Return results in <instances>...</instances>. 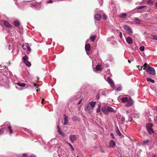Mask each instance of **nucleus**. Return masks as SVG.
I'll list each match as a JSON object with an SVG mask.
<instances>
[{"mask_svg":"<svg viewBox=\"0 0 157 157\" xmlns=\"http://www.w3.org/2000/svg\"><path fill=\"white\" fill-rule=\"evenodd\" d=\"M23 62L24 63L25 62L28 61V57L27 56L25 55L24 57H23Z\"/></svg>","mask_w":157,"mask_h":157,"instance_id":"c85d7f7f","label":"nucleus"},{"mask_svg":"<svg viewBox=\"0 0 157 157\" xmlns=\"http://www.w3.org/2000/svg\"><path fill=\"white\" fill-rule=\"evenodd\" d=\"M81 101H82V100H80L78 101V104H80L81 103Z\"/></svg>","mask_w":157,"mask_h":157,"instance_id":"5fc2aeb1","label":"nucleus"},{"mask_svg":"<svg viewBox=\"0 0 157 157\" xmlns=\"http://www.w3.org/2000/svg\"><path fill=\"white\" fill-rule=\"evenodd\" d=\"M48 3H52L53 2V1L52 0H49L47 2Z\"/></svg>","mask_w":157,"mask_h":157,"instance_id":"c03bdc74","label":"nucleus"},{"mask_svg":"<svg viewBox=\"0 0 157 157\" xmlns=\"http://www.w3.org/2000/svg\"><path fill=\"white\" fill-rule=\"evenodd\" d=\"M109 145L110 147H113L115 146V143L114 140H111L109 143Z\"/></svg>","mask_w":157,"mask_h":157,"instance_id":"4468645a","label":"nucleus"},{"mask_svg":"<svg viewBox=\"0 0 157 157\" xmlns=\"http://www.w3.org/2000/svg\"><path fill=\"white\" fill-rule=\"evenodd\" d=\"M86 54H87L88 56H89V53H88V52H86Z\"/></svg>","mask_w":157,"mask_h":157,"instance_id":"e2e57ef3","label":"nucleus"},{"mask_svg":"<svg viewBox=\"0 0 157 157\" xmlns=\"http://www.w3.org/2000/svg\"><path fill=\"white\" fill-rule=\"evenodd\" d=\"M101 109L103 113L106 115H108L109 112L116 113V111L112 107L106 105L102 106Z\"/></svg>","mask_w":157,"mask_h":157,"instance_id":"f257e3e1","label":"nucleus"},{"mask_svg":"<svg viewBox=\"0 0 157 157\" xmlns=\"http://www.w3.org/2000/svg\"><path fill=\"white\" fill-rule=\"evenodd\" d=\"M153 124L151 123L147 124L146 125V128L147 131L150 134H151L154 132L152 128Z\"/></svg>","mask_w":157,"mask_h":157,"instance_id":"20e7f679","label":"nucleus"},{"mask_svg":"<svg viewBox=\"0 0 157 157\" xmlns=\"http://www.w3.org/2000/svg\"><path fill=\"white\" fill-rule=\"evenodd\" d=\"M44 100V98L42 99V101H41V104H43V101Z\"/></svg>","mask_w":157,"mask_h":157,"instance_id":"6e6d98bb","label":"nucleus"},{"mask_svg":"<svg viewBox=\"0 0 157 157\" xmlns=\"http://www.w3.org/2000/svg\"><path fill=\"white\" fill-rule=\"evenodd\" d=\"M125 120V118L124 117H121V121L123 122H124Z\"/></svg>","mask_w":157,"mask_h":157,"instance_id":"09e8293b","label":"nucleus"},{"mask_svg":"<svg viewBox=\"0 0 157 157\" xmlns=\"http://www.w3.org/2000/svg\"><path fill=\"white\" fill-rule=\"evenodd\" d=\"M28 155L26 154H22L20 155V157H28Z\"/></svg>","mask_w":157,"mask_h":157,"instance_id":"473e14b6","label":"nucleus"},{"mask_svg":"<svg viewBox=\"0 0 157 157\" xmlns=\"http://www.w3.org/2000/svg\"><path fill=\"white\" fill-rule=\"evenodd\" d=\"M154 120L155 122L157 124V116H155L154 117Z\"/></svg>","mask_w":157,"mask_h":157,"instance_id":"79ce46f5","label":"nucleus"},{"mask_svg":"<svg viewBox=\"0 0 157 157\" xmlns=\"http://www.w3.org/2000/svg\"><path fill=\"white\" fill-rule=\"evenodd\" d=\"M4 132V128H2L0 129V136L3 134Z\"/></svg>","mask_w":157,"mask_h":157,"instance_id":"72a5a7b5","label":"nucleus"},{"mask_svg":"<svg viewBox=\"0 0 157 157\" xmlns=\"http://www.w3.org/2000/svg\"><path fill=\"white\" fill-rule=\"evenodd\" d=\"M72 119L74 121H75L77 120L78 118L76 117L75 116L72 117Z\"/></svg>","mask_w":157,"mask_h":157,"instance_id":"ea45409f","label":"nucleus"},{"mask_svg":"<svg viewBox=\"0 0 157 157\" xmlns=\"http://www.w3.org/2000/svg\"><path fill=\"white\" fill-rule=\"evenodd\" d=\"M107 17L105 14H104L103 15V17H102V18L104 20L106 19Z\"/></svg>","mask_w":157,"mask_h":157,"instance_id":"a19ab883","label":"nucleus"},{"mask_svg":"<svg viewBox=\"0 0 157 157\" xmlns=\"http://www.w3.org/2000/svg\"><path fill=\"white\" fill-rule=\"evenodd\" d=\"M143 67L144 68V67H143V66H142V67H140V66H138V68L140 70H142Z\"/></svg>","mask_w":157,"mask_h":157,"instance_id":"a18cd8bd","label":"nucleus"},{"mask_svg":"<svg viewBox=\"0 0 157 157\" xmlns=\"http://www.w3.org/2000/svg\"><path fill=\"white\" fill-rule=\"evenodd\" d=\"M85 49L86 51H90L91 50L90 44L89 43H86L85 46Z\"/></svg>","mask_w":157,"mask_h":157,"instance_id":"f8f14e48","label":"nucleus"},{"mask_svg":"<svg viewBox=\"0 0 157 157\" xmlns=\"http://www.w3.org/2000/svg\"><path fill=\"white\" fill-rule=\"evenodd\" d=\"M140 49L141 51H144V46L140 47Z\"/></svg>","mask_w":157,"mask_h":157,"instance_id":"e433bc0d","label":"nucleus"},{"mask_svg":"<svg viewBox=\"0 0 157 157\" xmlns=\"http://www.w3.org/2000/svg\"><path fill=\"white\" fill-rule=\"evenodd\" d=\"M76 157H79L78 156H77Z\"/></svg>","mask_w":157,"mask_h":157,"instance_id":"774afa93","label":"nucleus"},{"mask_svg":"<svg viewBox=\"0 0 157 157\" xmlns=\"http://www.w3.org/2000/svg\"><path fill=\"white\" fill-rule=\"evenodd\" d=\"M135 21L137 23H140L141 22V21L138 18H135Z\"/></svg>","mask_w":157,"mask_h":157,"instance_id":"c9c22d12","label":"nucleus"},{"mask_svg":"<svg viewBox=\"0 0 157 157\" xmlns=\"http://www.w3.org/2000/svg\"><path fill=\"white\" fill-rule=\"evenodd\" d=\"M126 113H129V112L128 111H126Z\"/></svg>","mask_w":157,"mask_h":157,"instance_id":"680f3d73","label":"nucleus"},{"mask_svg":"<svg viewBox=\"0 0 157 157\" xmlns=\"http://www.w3.org/2000/svg\"><path fill=\"white\" fill-rule=\"evenodd\" d=\"M33 85L35 87H36V88H38V86L36 84L34 83L33 84Z\"/></svg>","mask_w":157,"mask_h":157,"instance_id":"8fccbe9b","label":"nucleus"},{"mask_svg":"<svg viewBox=\"0 0 157 157\" xmlns=\"http://www.w3.org/2000/svg\"><path fill=\"white\" fill-rule=\"evenodd\" d=\"M100 107H101L100 105H98V108L97 110V113H98L100 112V111H101Z\"/></svg>","mask_w":157,"mask_h":157,"instance_id":"f704fd0d","label":"nucleus"},{"mask_svg":"<svg viewBox=\"0 0 157 157\" xmlns=\"http://www.w3.org/2000/svg\"><path fill=\"white\" fill-rule=\"evenodd\" d=\"M107 81L110 84V86L111 87H113L114 85L113 82L112 80L109 77H108L107 78Z\"/></svg>","mask_w":157,"mask_h":157,"instance_id":"9b49d317","label":"nucleus"},{"mask_svg":"<svg viewBox=\"0 0 157 157\" xmlns=\"http://www.w3.org/2000/svg\"><path fill=\"white\" fill-rule=\"evenodd\" d=\"M4 126H7L8 130H9L10 133L11 134L13 133V131L12 129L10 123L8 122H6L4 124Z\"/></svg>","mask_w":157,"mask_h":157,"instance_id":"423d86ee","label":"nucleus"},{"mask_svg":"<svg viewBox=\"0 0 157 157\" xmlns=\"http://www.w3.org/2000/svg\"><path fill=\"white\" fill-rule=\"evenodd\" d=\"M14 25L16 26H18L20 25V23L18 21L15 20L13 22Z\"/></svg>","mask_w":157,"mask_h":157,"instance_id":"aec40b11","label":"nucleus"},{"mask_svg":"<svg viewBox=\"0 0 157 157\" xmlns=\"http://www.w3.org/2000/svg\"><path fill=\"white\" fill-rule=\"evenodd\" d=\"M96 69L97 71H100L101 69V67L99 65H97L96 67Z\"/></svg>","mask_w":157,"mask_h":157,"instance_id":"cd10ccee","label":"nucleus"},{"mask_svg":"<svg viewBox=\"0 0 157 157\" xmlns=\"http://www.w3.org/2000/svg\"><path fill=\"white\" fill-rule=\"evenodd\" d=\"M3 23L4 25L7 27L10 28L11 27V25L6 21H4Z\"/></svg>","mask_w":157,"mask_h":157,"instance_id":"a211bd4d","label":"nucleus"},{"mask_svg":"<svg viewBox=\"0 0 157 157\" xmlns=\"http://www.w3.org/2000/svg\"><path fill=\"white\" fill-rule=\"evenodd\" d=\"M26 47L29 51L30 52L31 51V48H30V46L28 44L27 45Z\"/></svg>","mask_w":157,"mask_h":157,"instance_id":"4c0bfd02","label":"nucleus"},{"mask_svg":"<svg viewBox=\"0 0 157 157\" xmlns=\"http://www.w3.org/2000/svg\"><path fill=\"white\" fill-rule=\"evenodd\" d=\"M123 29L126 31L128 32L130 34L132 33V31L130 27L127 25H124L123 27Z\"/></svg>","mask_w":157,"mask_h":157,"instance_id":"0eeeda50","label":"nucleus"},{"mask_svg":"<svg viewBox=\"0 0 157 157\" xmlns=\"http://www.w3.org/2000/svg\"><path fill=\"white\" fill-rule=\"evenodd\" d=\"M110 136L112 137V138L113 139H114L115 137H114V135H113V133H111L110 134Z\"/></svg>","mask_w":157,"mask_h":157,"instance_id":"49530a36","label":"nucleus"},{"mask_svg":"<svg viewBox=\"0 0 157 157\" xmlns=\"http://www.w3.org/2000/svg\"><path fill=\"white\" fill-rule=\"evenodd\" d=\"M69 139L71 142L73 143L76 139V136L75 135H70Z\"/></svg>","mask_w":157,"mask_h":157,"instance_id":"ddd939ff","label":"nucleus"},{"mask_svg":"<svg viewBox=\"0 0 157 157\" xmlns=\"http://www.w3.org/2000/svg\"><path fill=\"white\" fill-rule=\"evenodd\" d=\"M36 91L37 92H38V90H36Z\"/></svg>","mask_w":157,"mask_h":157,"instance_id":"0e129e2a","label":"nucleus"},{"mask_svg":"<svg viewBox=\"0 0 157 157\" xmlns=\"http://www.w3.org/2000/svg\"><path fill=\"white\" fill-rule=\"evenodd\" d=\"M17 84L19 86H21V87H25V83H21L20 82H17Z\"/></svg>","mask_w":157,"mask_h":157,"instance_id":"b1692460","label":"nucleus"},{"mask_svg":"<svg viewBox=\"0 0 157 157\" xmlns=\"http://www.w3.org/2000/svg\"><path fill=\"white\" fill-rule=\"evenodd\" d=\"M116 90L118 91H120L121 90V88H120L117 89Z\"/></svg>","mask_w":157,"mask_h":157,"instance_id":"3c124183","label":"nucleus"},{"mask_svg":"<svg viewBox=\"0 0 157 157\" xmlns=\"http://www.w3.org/2000/svg\"><path fill=\"white\" fill-rule=\"evenodd\" d=\"M64 124L65 125L67 124L68 121V118L67 117L65 116L64 118Z\"/></svg>","mask_w":157,"mask_h":157,"instance_id":"a878e982","label":"nucleus"},{"mask_svg":"<svg viewBox=\"0 0 157 157\" xmlns=\"http://www.w3.org/2000/svg\"><path fill=\"white\" fill-rule=\"evenodd\" d=\"M151 38L157 40V36L156 35H151Z\"/></svg>","mask_w":157,"mask_h":157,"instance_id":"c756f323","label":"nucleus"},{"mask_svg":"<svg viewBox=\"0 0 157 157\" xmlns=\"http://www.w3.org/2000/svg\"><path fill=\"white\" fill-rule=\"evenodd\" d=\"M23 46H24V45H23L22 46V47H23Z\"/></svg>","mask_w":157,"mask_h":157,"instance_id":"338daca9","label":"nucleus"},{"mask_svg":"<svg viewBox=\"0 0 157 157\" xmlns=\"http://www.w3.org/2000/svg\"><path fill=\"white\" fill-rule=\"evenodd\" d=\"M67 144H68L70 146L71 149L73 150L74 151V149L73 147L72 146V145L70 143H67Z\"/></svg>","mask_w":157,"mask_h":157,"instance_id":"58836bf2","label":"nucleus"},{"mask_svg":"<svg viewBox=\"0 0 157 157\" xmlns=\"http://www.w3.org/2000/svg\"><path fill=\"white\" fill-rule=\"evenodd\" d=\"M100 151L102 153H105V151H104V150L102 148H101L100 149Z\"/></svg>","mask_w":157,"mask_h":157,"instance_id":"37998d69","label":"nucleus"},{"mask_svg":"<svg viewBox=\"0 0 157 157\" xmlns=\"http://www.w3.org/2000/svg\"><path fill=\"white\" fill-rule=\"evenodd\" d=\"M119 36L120 38L121 39L122 37V34L121 32H120L119 33Z\"/></svg>","mask_w":157,"mask_h":157,"instance_id":"de8ad7c7","label":"nucleus"},{"mask_svg":"<svg viewBox=\"0 0 157 157\" xmlns=\"http://www.w3.org/2000/svg\"><path fill=\"white\" fill-rule=\"evenodd\" d=\"M116 132L117 134V135L119 136H121V132L119 130V128H118L117 127H116Z\"/></svg>","mask_w":157,"mask_h":157,"instance_id":"bb28decb","label":"nucleus"},{"mask_svg":"<svg viewBox=\"0 0 157 157\" xmlns=\"http://www.w3.org/2000/svg\"><path fill=\"white\" fill-rule=\"evenodd\" d=\"M127 16V14L125 13H123L120 15V17L123 18H125Z\"/></svg>","mask_w":157,"mask_h":157,"instance_id":"412c9836","label":"nucleus"},{"mask_svg":"<svg viewBox=\"0 0 157 157\" xmlns=\"http://www.w3.org/2000/svg\"><path fill=\"white\" fill-rule=\"evenodd\" d=\"M88 40H89L88 39V40H86V44H87V42H88Z\"/></svg>","mask_w":157,"mask_h":157,"instance_id":"bf43d9fd","label":"nucleus"},{"mask_svg":"<svg viewBox=\"0 0 157 157\" xmlns=\"http://www.w3.org/2000/svg\"><path fill=\"white\" fill-rule=\"evenodd\" d=\"M145 7H146L145 6H137V7H136V8L135 9L141 10Z\"/></svg>","mask_w":157,"mask_h":157,"instance_id":"2f4dec72","label":"nucleus"},{"mask_svg":"<svg viewBox=\"0 0 157 157\" xmlns=\"http://www.w3.org/2000/svg\"><path fill=\"white\" fill-rule=\"evenodd\" d=\"M96 36L95 35L92 36L90 37V39L91 41L94 42L96 39Z\"/></svg>","mask_w":157,"mask_h":157,"instance_id":"5701e85b","label":"nucleus"},{"mask_svg":"<svg viewBox=\"0 0 157 157\" xmlns=\"http://www.w3.org/2000/svg\"><path fill=\"white\" fill-rule=\"evenodd\" d=\"M28 157H36L35 155H32L30 156H28Z\"/></svg>","mask_w":157,"mask_h":157,"instance_id":"603ef678","label":"nucleus"},{"mask_svg":"<svg viewBox=\"0 0 157 157\" xmlns=\"http://www.w3.org/2000/svg\"><path fill=\"white\" fill-rule=\"evenodd\" d=\"M128 61L129 62V63H131L130 61L129 60H128Z\"/></svg>","mask_w":157,"mask_h":157,"instance_id":"052dcab7","label":"nucleus"},{"mask_svg":"<svg viewBox=\"0 0 157 157\" xmlns=\"http://www.w3.org/2000/svg\"><path fill=\"white\" fill-rule=\"evenodd\" d=\"M156 8H157V2H156Z\"/></svg>","mask_w":157,"mask_h":157,"instance_id":"13d9d810","label":"nucleus"},{"mask_svg":"<svg viewBox=\"0 0 157 157\" xmlns=\"http://www.w3.org/2000/svg\"><path fill=\"white\" fill-rule=\"evenodd\" d=\"M128 102L126 104L125 106L127 107H128L132 106L133 103V100L131 99V98L129 97V99H128L127 101Z\"/></svg>","mask_w":157,"mask_h":157,"instance_id":"1a4fd4ad","label":"nucleus"},{"mask_svg":"<svg viewBox=\"0 0 157 157\" xmlns=\"http://www.w3.org/2000/svg\"><path fill=\"white\" fill-rule=\"evenodd\" d=\"M143 67H144L143 68V69H146V71L147 73L152 75H155V72L154 68L149 66L147 63L144 64Z\"/></svg>","mask_w":157,"mask_h":157,"instance_id":"f03ea898","label":"nucleus"},{"mask_svg":"<svg viewBox=\"0 0 157 157\" xmlns=\"http://www.w3.org/2000/svg\"><path fill=\"white\" fill-rule=\"evenodd\" d=\"M23 130L25 132H27L29 134H32V131L30 130L24 128L23 129Z\"/></svg>","mask_w":157,"mask_h":157,"instance_id":"6ab92c4d","label":"nucleus"},{"mask_svg":"<svg viewBox=\"0 0 157 157\" xmlns=\"http://www.w3.org/2000/svg\"><path fill=\"white\" fill-rule=\"evenodd\" d=\"M99 98V97L98 98V99Z\"/></svg>","mask_w":157,"mask_h":157,"instance_id":"69168bd1","label":"nucleus"},{"mask_svg":"<svg viewBox=\"0 0 157 157\" xmlns=\"http://www.w3.org/2000/svg\"><path fill=\"white\" fill-rule=\"evenodd\" d=\"M152 157H157L156 156V155L155 154H152Z\"/></svg>","mask_w":157,"mask_h":157,"instance_id":"864d4df0","label":"nucleus"},{"mask_svg":"<svg viewBox=\"0 0 157 157\" xmlns=\"http://www.w3.org/2000/svg\"><path fill=\"white\" fill-rule=\"evenodd\" d=\"M57 132L59 134L63 136H64L65 135V133L61 131L59 125H57Z\"/></svg>","mask_w":157,"mask_h":157,"instance_id":"9d476101","label":"nucleus"},{"mask_svg":"<svg viewBox=\"0 0 157 157\" xmlns=\"http://www.w3.org/2000/svg\"><path fill=\"white\" fill-rule=\"evenodd\" d=\"M96 104V102L93 101L87 103L84 106L85 111L89 113L90 110L93 109L95 107Z\"/></svg>","mask_w":157,"mask_h":157,"instance_id":"7ed1b4c3","label":"nucleus"},{"mask_svg":"<svg viewBox=\"0 0 157 157\" xmlns=\"http://www.w3.org/2000/svg\"><path fill=\"white\" fill-rule=\"evenodd\" d=\"M10 47H11V45L10 44H9V46H8V49L9 50H10Z\"/></svg>","mask_w":157,"mask_h":157,"instance_id":"4d7b16f0","label":"nucleus"},{"mask_svg":"<svg viewBox=\"0 0 157 157\" xmlns=\"http://www.w3.org/2000/svg\"><path fill=\"white\" fill-rule=\"evenodd\" d=\"M128 99V98L126 97H122V96H120L118 98V100H119V99H121L123 103H125L127 102Z\"/></svg>","mask_w":157,"mask_h":157,"instance_id":"6e6552de","label":"nucleus"},{"mask_svg":"<svg viewBox=\"0 0 157 157\" xmlns=\"http://www.w3.org/2000/svg\"><path fill=\"white\" fill-rule=\"evenodd\" d=\"M24 63L25 65L28 67H30L31 66V63H30L29 61H28V60L26 62H25Z\"/></svg>","mask_w":157,"mask_h":157,"instance_id":"4be33fe9","label":"nucleus"},{"mask_svg":"<svg viewBox=\"0 0 157 157\" xmlns=\"http://www.w3.org/2000/svg\"><path fill=\"white\" fill-rule=\"evenodd\" d=\"M153 2L154 0H148L147 3L148 4L151 5L153 4Z\"/></svg>","mask_w":157,"mask_h":157,"instance_id":"7c9ffc66","label":"nucleus"},{"mask_svg":"<svg viewBox=\"0 0 157 157\" xmlns=\"http://www.w3.org/2000/svg\"><path fill=\"white\" fill-rule=\"evenodd\" d=\"M31 7H34L36 9L39 10L41 8H42V5L41 4L39 3H34V5H33L32 4H31L30 5Z\"/></svg>","mask_w":157,"mask_h":157,"instance_id":"39448f33","label":"nucleus"},{"mask_svg":"<svg viewBox=\"0 0 157 157\" xmlns=\"http://www.w3.org/2000/svg\"><path fill=\"white\" fill-rule=\"evenodd\" d=\"M126 40L127 43L129 44H131L132 42V38L130 37H128L126 38Z\"/></svg>","mask_w":157,"mask_h":157,"instance_id":"2eb2a0df","label":"nucleus"},{"mask_svg":"<svg viewBox=\"0 0 157 157\" xmlns=\"http://www.w3.org/2000/svg\"><path fill=\"white\" fill-rule=\"evenodd\" d=\"M150 140L149 139L146 140H144L142 142L141 144L143 146H145L148 144V143L150 142Z\"/></svg>","mask_w":157,"mask_h":157,"instance_id":"f3484780","label":"nucleus"},{"mask_svg":"<svg viewBox=\"0 0 157 157\" xmlns=\"http://www.w3.org/2000/svg\"><path fill=\"white\" fill-rule=\"evenodd\" d=\"M147 80L148 82H151L152 83H154L155 82L154 80L150 77L147 78Z\"/></svg>","mask_w":157,"mask_h":157,"instance_id":"393cba45","label":"nucleus"},{"mask_svg":"<svg viewBox=\"0 0 157 157\" xmlns=\"http://www.w3.org/2000/svg\"><path fill=\"white\" fill-rule=\"evenodd\" d=\"M94 18L97 21H99L101 18V16L99 13H97L95 15Z\"/></svg>","mask_w":157,"mask_h":157,"instance_id":"dca6fc26","label":"nucleus"}]
</instances>
